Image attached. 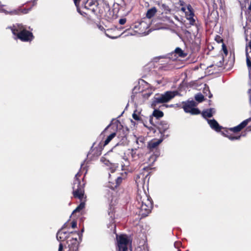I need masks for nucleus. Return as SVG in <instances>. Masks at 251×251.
<instances>
[{
  "label": "nucleus",
  "mask_w": 251,
  "mask_h": 251,
  "mask_svg": "<svg viewBox=\"0 0 251 251\" xmlns=\"http://www.w3.org/2000/svg\"><path fill=\"white\" fill-rule=\"evenodd\" d=\"M208 123L211 128L216 131H220L222 129L224 128L222 126L219 125L218 123L215 119L208 120Z\"/></svg>",
  "instance_id": "obj_21"
},
{
  "label": "nucleus",
  "mask_w": 251,
  "mask_h": 251,
  "mask_svg": "<svg viewBox=\"0 0 251 251\" xmlns=\"http://www.w3.org/2000/svg\"><path fill=\"white\" fill-rule=\"evenodd\" d=\"M187 9L188 10V11L185 12L186 14H191V13H194L193 8L192 7L191 5L189 4L187 7Z\"/></svg>",
  "instance_id": "obj_36"
},
{
  "label": "nucleus",
  "mask_w": 251,
  "mask_h": 251,
  "mask_svg": "<svg viewBox=\"0 0 251 251\" xmlns=\"http://www.w3.org/2000/svg\"><path fill=\"white\" fill-rule=\"evenodd\" d=\"M67 226V224L65 223L62 227L57 231L56 238L59 241L66 240V245L64 248L62 243L59 244L58 251H78L79 242L81 241L82 234L77 231L67 232L64 229Z\"/></svg>",
  "instance_id": "obj_2"
},
{
  "label": "nucleus",
  "mask_w": 251,
  "mask_h": 251,
  "mask_svg": "<svg viewBox=\"0 0 251 251\" xmlns=\"http://www.w3.org/2000/svg\"><path fill=\"white\" fill-rule=\"evenodd\" d=\"M12 33L22 42H31L34 38L33 33L22 24L13 25L10 27Z\"/></svg>",
  "instance_id": "obj_5"
},
{
  "label": "nucleus",
  "mask_w": 251,
  "mask_h": 251,
  "mask_svg": "<svg viewBox=\"0 0 251 251\" xmlns=\"http://www.w3.org/2000/svg\"><path fill=\"white\" fill-rule=\"evenodd\" d=\"M117 29L116 28H111L105 30V35L109 38L115 39L119 36L117 34Z\"/></svg>",
  "instance_id": "obj_20"
},
{
  "label": "nucleus",
  "mask_w": 251,
  "mask_h": 251,
  "mask_svg": "<svg viewBox=\"0 0 251 251\" xmlns=\"http://www.w3.org/2000/svg\"><path fill=\"white\" fill-rule=\"evenodd\" d=\"M222 50H223V52L225 55L226 56L228 54V50L226 45L224 43H223L222 44Z\"/></svg>",
  "instance_id": "obj_34"
},
{
  "label": "nucleus",
  "mask_w": 251,
  "mask_h": 251,
  "mask_svg": "<svg viewBox=\"0 0 251 251\" xmlns=\"http://www.w3.org/2000/svg\"><path fill=\"white\" fill-rule=\"evenodd\" d=\"M158 5L159 6L160 12H161L162 16L163 14L167 15L171 13L172 9L168 5L162 2H159Z\"/></svg>",
  "instance_id": "obj_19"
},
{
  "label": "nucleus",
  "mask_w": 251,
  "mask_h": 251,
  "mask_svg": "<svg viewBox=\"0 0 251 251\" xmlns=\"http://www.w3.org/2000/svg\"><path fill=\"white\" fill-rule=\"evenodd\" d=\"M251 121V117L247 119L242 123H241L239 125L229 128V130L234 133H237L240 131H241L244 128H245L249 124L250 122Z\"/></svg>",
  "instance_id": "obj_17"
},
{
  "label": "nucleus",
  "mask_w": 251,
  "mask_h": 251,
  "mask_svg": "<svg viewBox=\"0 0 251 251\" xmlns=\"http://www.w3.org/2000/svg\"><path fill=\"white\" fill-rule=\"evenodd\" d=\"M181 11H183L185 12V10H186V8L185 7H182L181 8Z\"/></svg>",
  "instance_id": "obj_48"
},
{
  "label": "nucleus",
  "mask_w": 251,
  "mask_h": 251,
  "mask_svg": "<svg viewBox=\"0 0 251 251\" xmlns=\"http://www.w3.org/2000/svg\"><path fill=\"white\" fill-rule=\"evenodd\" d=\"M123 178L121 176L118 177L116 179L115 183H112L111 182H109L108 187L111 189L114 190L115 188L118 187L122 182Z\"/></svg>",
  "instance_id": "obj_23"
},
{
  "label": "nucleus",
  "mask_w": 251,
  "mask_h": 251,
  "mask_svg": "<svg viewBox=\"0 0 251 251\" xmlns=\"http://www.w3.org/2000/svg\"><path fill=\"white\" fill-rule=\"evenodd\" d=\"M157 11V9L155 7H153L148 9L146 13V17L149 19L151 18L155 15Z\"/></svg>",
  "instance_id": "obj_25"
},
{
  "label": "nucleus",
  "mask_w": 251,
  "mask_h": 251,
  "mask_svg": "<svg viewBox=\"0 0 251 251\" xmlns=\"http://www.w3.org/2000/svg\"><path fill=\"white\" fill-rule=\"evenodd\" d=\"M195 99L199 102H201L204 100V96L201 93L197 94L195 97Z\"/></svg>",
  "instance_id": "obj_29"
},
{
  "label": "nucleus",
  "mask_w": 251,
  "mask_h": 251,
  "mask_svg": "<svg viewBox=\"0 0 251 251\" xmlns=\"http://www.w3.org/2000/svg\"><path fill=\"white\" fill-rule=\"evenodd\" d=\"M177 94V91H167L164 94H156L152 99V107H155L159 103L168 102L174 98Z\"/></svg>",
  "instance_id": "obj_6"
},
{
  "label": "nucleus",
  "mask_w": 251,
  "mask_h": 251,
  "mask_svg": "<svg viewBox=\"0 0 251 251\" xmlns=\"http://www.w3.org/2000/svg\"><path fill=\"white\" fill-rule=\"evenodd\" d=\"M77 222L76 221L73 220L71 223V226L72 228H75L76 227Z\"/></svg>",
  "instance_id": "obj_38"
},
{
  "label": "nucleus",
  "mask_w": 251,
  "mask_h": 251,
  "mask_svg": "<svg viewBox=\"0 0 251 251\" xmlns=\"http://www.w3.org/2000/svg\"><path fill=\"white\" fill-rule=\"evenodd\" d=\"M214 65V64H213V65H210L209 67H211L212 66H213Z\"/></svg>",
  "instance_id": "obj_52"
},
{
  "label": "nucleus",
  "mask_w": 251,
  "mask_h": 251,
  "mask_svg": "<svg viewBox=\"0 0 251 251\" xmlns=\"http://www.w3.org/2000/svg\"><path fill=\"white\" fill-rule=\"evenodd\" d=\"M116 133L118 137L121 139L122 143L126 142L127 140V131H125L123 129H120L118 130Z\"/></svg>",
  "instance_id": "obj_22"
},
{
  "label": "nucleus",
  "mask_w": 251,
  "mask_h": 251,
  "mask_svg": "<svg viewBox=\"0 0 251 251\" xmlns=\"http://www.w3.org/2000/svg\"><path fill=\"white\" fill-rule=\"evenodd\" d=\"M152 93H147L143 94L144 97L148 98H149L151 94Z\"/></svg>",
  "instance_id": "obj_43"
},
{
  "label": "nucleus",
  "mask_w": 251,
  "mask_h": 251,
  "mask_svg": "<svg viewBox=\"0 0 251 251\" xmlns=\"http://www.w3.org/2000/svg\"><path fill=\"white\" fill-rule=\"evenodd\" d=\"M97 2L93 0H87L86 1L84 0L81 5L80 6V11L78 12L84 17L90 18L91 14H94L95 12Z\"/></svg>",
  "instance_id": "obj_7"
},
{
  "label": "nucleus",
  "mask_w": 251,
  "mask_h": 251,
  "mask_svg": "<svg viewBox=\"0 0 251 251\" xmlns=\"http://www.w3.org/2000/svg\"><path fill=\"white\" fill-rule=\"evenodd\" d=\"M186 16L187 19L189 20L191 25H194L195 24V20L194 19V13H191V14L186 13Z\"/></svg>",
  "instance_id": "obj_27"
},
{
  "label": "nucleus",
  "mask_w": 251,
  "mask_h": 251,
  "mask_svg": "<svg viewBox=\"0 0 251 251\" xmlns=\"http://www.w3.org/2000/svg\"><path fill=\"white\" fill-rule=\"evenodd\" d=\"M94 14L100 18H105L108 21L117 18L113 11L111 10L109 4L104 1L97 2Z\"/></svg>",
  "instance_id": "obj_4"
},
{
  "label": "nucleus",
  "mask_w": 251,
  "mask_h": 251,
  "mask_svg": "<svg viewBox=\"0 0 251 251\" xmlns=\"http://www.w3.org/2000/svg\"><path fill=\"white\" fill-rule=\"evenodd\" d=\"M180 242H175L174 243V246L177 249V251H180V250L178 249V247L180 245Z\"/></svg>",
  "instance_id": "obj_39"
},
{
  "label": "nucleus",
  "mask_w": 251,
  "mask_h": 251,
  "mask_svg": "<svg viewBox=\"0 0 251 251\" xmlns=\"http://www.w3.org/2000/svg\"><path fill=\"white\" fill-rule=\"evenodd\" d=\"M212 97V95L211 93H210V95H209V96H208V97H209V98H211Z\"/></svg>",
  "instance_id": "obj_49"
},
{
  "label": "nucleus",
  "mask_w": 251,
  "mask_h": 251,
  "mask_svg": "<svg viewBox=\"0 0 251 251\" xmlns=\"http://www.w3.org/2000/svg\"><path fill=\"white\" fill-rule=\"evenodd\" d=\"M218 60V62H217L215 63V65L217 66L218 67H222L224 63V57L222 56H219L217 57Z\"/></svg>",
  "instance_id": "obj_28"
},
{
  "label": "nucleus",
  "mask_w": 251,
  "mask_h": 251,
  "mask_svg": "<svg viewBox=\"0 0 251 251\" xmlns=\"http://www.w3.org/2000/svg\"><path fill=\"white\" fill-rule=\"evenodd\" d=\"M222 134L225 136V137H227V135L230 134V133L228 132V130L226 129H225L224 131H222Z\"/></svg>",
  "instance_id": "obj_37"
},
{
  "label": "nucleus",
  "mask_w": 251,
  "mask_h": 251,
  "mask_svg": "<svg viewBox=\"0 0 251 251\" xmlns=\"http://www.w3.org/2000/svg\"><path fill=\"white\" fill-rule=\"evenodd\" d=\"M218 20V14L217 12L212 11L209 12L207 15L206 18L205 19V24L206 25H210L213 24L216 25Z\"/></svg>",
  "instance_id": "obj_12"
},
{
  "label": "nucleus",
  "mask_w": 251,
  "mask_h": 251,
  "mask_svg": "<svg viewBox=\"0 0 251 251\" xmlns=\"http://www.w3.org/2000/svg\"><path fill=\"white\" fill-rule=\"evenodd\" d=\"M165 18L166 19V21H168V22H170L171 21V20H170V18L169 17L167 16H166Z\"/></svg>",
  "instance_id": "obj_46"
},
{
  "label": "nucleus",
  "mask_w": 251,
  "mask_h": 251,
  "mask_svg": "<svg viewBox=\"0 0 251 251\" xmlns=\"http://www.w3.org/2000/svg\"><path fill=\"white\" fill-rule=\"evenodd\" d=\"M214 112L213 108L207 109L202 112L201 115L204 118H211L213 116Z\"/></svg>",
  "instance_id": "obj_24"
},
{
  "label": "nucleus",
  "mask_w": 251,
  "mask_h": 251,
  "mask_svg": "<svg viewBox=\"0 0 251 251\" xmlns=\"http://www.w3.org/2000/svg\"><path fill=\"white\" fill-rule=\"evenodd\" d=\"M247 65L248 68L249 73L251 72V59L249 56L247 54L246 57Z\"/></svg>",
  "instance_id": "obj_30"
},
{
  "label": "nucleus",
  "mask_w": 251,
  "mask_h": 251,
  "mask_svg": "<svg viewBox=\"0 0 251 251\" xmlns=\"http://www.w3.org/2000/svg\"><path fill=\"white\" fill-rule=\"evenodd\" d=\"M241 135L239 136H234L232 134H230L229 135H227V138H228L229 140L233 141L235 140H239L241 138Z\"/></svg>",
  "instance_id": "obj_31"
},
{
  "label": "nucleus",
  "mask_w": 251,
  "mask_h": 251,
  "mask_svg": "<svg viewBox=\"0 0 251 251\" xmlns=\"http://www.w3.org/2000/svg\"><path fill=\"white\" fill-rule=\"evenodd\" d=\"M129 240L126 235H121L117 239L118 251H127Z\"/></svg>",
  "instance_id": "obj_10"
},
{
  "label": "nucleus",
  "mask_w": 251,
  "mask_h": 251,
  "mask_svg": "<svg viewBox=\"0 0 251 251\" xmlns=\"http://www.w3.org/2000/svg\"><path fill=\"white\" fill-rule=\"evenodd\" d=\"M99 29H100V30H102V31H103V30H104V31H105V30H106L104 29V28L102 26H101V25H100V26H99Z\"/></svg>",
  "instance_id": "obj_45"
},
{
  "label": "nucleus",
  "mask_w": 251,
  "mask_h": 251,
  "mask_svg": "<svg viewBox=\"0 0 251 251\" xmlns=\"http://www.w3.org/2000/svg\"><path fill=\"white\" fill-rule=\"evenodd\" d=\"M130 154L133 160H137L143 157L144 153L138 149H131Z\"/></svg>",
  "instance_id": "obj_18"
},
{
  "label": "nucleus",
  "mask_w": 251,
  "mask_h": 251,
  "mask_svg": "<svg viewBox=\"0 0 251 251\" xmlns=\"http://www.w3.org/2000/svg\"><path fill=\"white\" fill-rule=\"evenodd\" d=\"M187 52L183 50L179 47H177L176 48L175 50L171 53L170 55L172 56V57H170L175 60L178 57L181 58H185L187 56Z\"/></svg>",
  "instance_id": "obj_15"
},
{
  "label": "nucleus",
  "mask_w": 251,
  "mask_h": 251,
  "mask_svg": "<svg viewBox=\"0 0 251 251\" xmlns=\"http://www.w3.org/2000/svg\"><path fill=\"white\" fill-rule=\"evenodd\" d=\"M110 125L108 126L101 133L102 134L107 136L105 141L103 142H102V145L104 147L108 145L112 139L117 135L115 132H111L109 131L110 128Z\"/></svg>",
  "instance_id": "obj_11"
},
{
  "label": "nucleus",
  "mask_w": 251,
  "mask_h": 251,
  "mask_svg": "<svg viewBox=\"0 0 251 251\" xmlns=\"http://www.w3.org/2000/svg\"><path fill=\"white\" fill-rule=\"evenodd\" d=\"M179 2H180V5L182 6L183 5L184 2L183 1H181V0H178Z\"/></svg>",
  "instance_id": "obj_47"
},
{
  "label": "nucleus",
  "mask_w": 251,
  "mask_h": 251,
  "mask_svg": "<svg viewBox=\"0 0 251 251\" xmlns=\"http://www.w3.org/2000/svg\"><path fill=\"white\" fill-rule=\"evenodd\" d=\"M119 2L118 4L121 5H126V2L125 0H117Z\"/></svg>",
  "instance_id": "obj_40"
},
{
  "label": "nucleus",
  "mask_w": 251,
  "mask_h": 251,
  "mask_svg": "<svg viewBox=\"0 0 251 251\" xmlns=\"http://www.w3.org/2000/svg\"><path fill=\"white\" fill-rule=\"evenodd\" d=\"M246 130L247 131H251V125L247 126Z\"/></svg>",
  "instance_id": "obj_44"
},
{
  "label": "nucleus",
  "mask_w": 251,
  "mask_h": 251,
  "mask_svg": "<svg viewBox=\"0 0 251 251\" xmlns=\"http://www.w3.org/2000/svg\"><path fill=\"white\" fill-rule=\"evenodd\" d=\"M181 104V107L186 113H190L192 115H198L201 113L198 108L194 107L196 106V103L193 100L183 101Z\"/></svg>",
  "instance_id": "obj_9"
},
{
  "label": "nucleus",
  "mask_w": 251,
  "mask_h": 251,
  "mask_svg": "<svg viewBox=\"0 0 251 251\" xmlns=\"http://www.w3.org/2000/svg\"><path fill=\"white\" fill-rule=\"evenodd\" d=\"M82 164L79 171L75 175L72 187L74 197L79 199L81 202L73 211L72 216L79 213L85 207L86 196L84 195V187L86 184L84 178L87 173V169L85 167H82Z\"/></svg>",
  "instance_id": "obj_1"
},
{
  "label": "nucleus",
  "mask_w": 251,
  "mask_h": 251,
  "mask_svg": "<svg viewBox=\"0 0 251 251\" xmlns=\"http://www.w3.org/2000/svg\"><path fill=\"white\" fill-rule=\"evenodd\" d=\"M215 40L218 43H224L223 39L219 35H217L215 37Z\"/></svg>",
  "instance_id": "obj_35"
},
{
  "label": "nucleus",
  "mask_w": 251,
  "mask_h": 251,
  "mask_svg": "<svg viewBox=\"0 0 251 251\" xmlns=\"http://www.w3.org/2000/svg\"><path fill=\"white\" fill-rule=\"evenodd\" d=\"M74 0V2L75 6L76 7L77 11L78 12H80V7L79 6V3H80V1H81V0Z\"/></svg>",
  "instance_id": "obj_33"
},
{
  "label": "nucleus",
  "mask_w": 251,
  "mask_h": 251,
  "mask_svg": "<svg viewBox=\"0 0 251 251\" xmlns=\"http://www.w3.org/2000/svg\"><path fill=\"white\" fill-rule=\"evenodd\" d=\"M148 169H149V168H148V167H146H146H144V168H143V169H144V170H146V169H147V170H148Z\"/></svg>",
  "instance_id": "obj_50"
},
{
  "label": "nucleus",
  "mask_w": 251,
  "mask_h": 251,
  "mask_svg": "<svg viewBox=\"0 0 251 251\" xmlns=\"http://www.w3.org/2000/svg\"><path fill=\"white\" fill-rule=\"evenodd\" d=\"M30 10V9L24 8L21 10V13L22 14H26Z\"/></svg>",
  "instance_id": "obj_41"
},
{
  "label": "nucleus",
  "mask_w": 251,
  "mask_h": 251,
  "mask_svg": "<svg viewBox=\"0 0 251 251\" xmlns=\"http://www.w3.org/2000/svg\"><path fill=\"white\" fill-rule=\"evenodd\" d=\"M163 141V139H153L148 143L147 150L149 153L152 152V157L154 160L160 155L159 145Z\"/></svg>",
  "instance_id": "obj_8"
},
{
  "label": "nucleus",
  "mask_w": 251,
  "mask_h": 251,
  "mask_svg": "<svg viewBox=\"0 0 251 251\" xmlns=\"http://www.w3.org/2000/svg\"><path fill=\"white\" fill-rule=\"evenodd\" d=\"M132 118L136 121H140L141 120V117L140 116L137 114V111H134V113L132 114Z\"/></svg>",
  "instance_id": "obj_32"
},
{
  "label": "nucleus",
  "mask_w": 251,
  "mask_h": 251,
  "mask_svg": "<svg viewBox=\"0 0 251 251\" xmlns=\"http://www.w3.org/2000/svg\"><path fill=\"white\" fill-rule=\"evenodd\" d=\"M126 18L121 19L119 20V23L121 25H124L126 23Z\"/></svg>",
  "instance_id": "obj_42"
},
{
  "label": "nucleus",
  "mask_w": 251,
  "mask_h": 251,
  "mask_svg": "<svg viewBox=\"0 0 251 251\" xmlns=\"http://www.w3.org/2000/svg\"><path fill=\"white\" fill-rule=\"evenodd\" d=\"M152 125L157 129L159 133L162 135L169 128V125L164 121H160L156 123L152 124Z\"/></svg>",
  "instance_id": "obj_14"
},
{
  "label": "nucleus",
  "mask_w": 251,
  "mask_h": 251,
  "mask_svg": "<svg viewBox=\"0 0 251 251\" xmlns=\"http://www.w3.org/2000/svg\"><path fill=\"white\" fill-rule=\"evenodd\" d=\"M163 116L164 113L162 111L159 110L154 109L152 115L150 117L149 121L150 124L152 125L160 121V118L163 117Z\"/></svg>",
  "instance_id": "obj_13"
},
{
  "label": "nucleus",
  "mask_w": 251,
  "mask_h": 251,
  "mask_svg": "<svg viewBox=\"0 0 251 251\" xmlns=\"http://www.w3.org/2000/svg\"><path fill=\"white\" fill-rule=\"evenodd\" d=\"M145 139L144 137L143 136L139 137L136 139V142L137 144L139 145L138 147V149L139 148H142L145 146Z\"/></svg>",
  "instance_id": "obj_26"
},
{
  "label": "nucleus",
  "mask_w": 251,
  "mask_h": 251,
  "mask_svg": "<svg viewBox=\"0 0 251 251\" xmlns=\"http://www.w3.org/2000/svg\"><path fill=\"white\" fill-rule=\"evenodd\" d=\"M95 143L92 147L89 154H92L93 157H98L101 154V152L103 149L104 146L102 145V142H100L98 146L96 147H94Z\"/></svg>",
  "instance_id": "obj_16"
},
{
  "label": "nucleus",
  "mask_w": 251,
  "mask_h": 251,
  "mask_svg": "<svg viewBox=\"0 0 251 251\" xmlns=\"http://www.w3.org/2000/svg\"><path fill=\"white\" fill-rule=\"evenodd\" d=\"M136 200L138 202L136 206L139 209V215L142 217L148 216L153 207L151 198L146 193H143V195L138 194L136 196Z\"/></svg>",
  "instance_id": "obj_3"
},
{
  "label": "nucleus",
  "mask_w": 251,
  "mask_h": 251,
  "mask_svg": "<svg viewBox=\"0 0 251 251\" xmlns=\"http://www.w3.org/2000/svg\"><path fill=\"white\" fill-rule=\"evenodd\" d=\"M135 181H136V182L137 183H138V178H137V177L136 178V180H135Z\"/></svg>",
  "instance_id": "obj_51"
}]
</instances>
